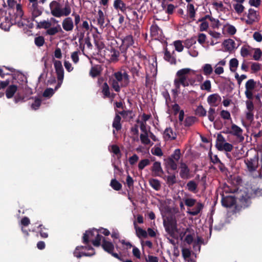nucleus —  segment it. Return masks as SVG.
Listing matches in <instances>:
<instances>
[{"label":"nucleus","instance_id":"1","mask_svg":"<svg viewBox=\"0 0 262 262\" xmlns=\"http://www.w3.org/2000/svg\"><path fill=\"white\" fill-rule=\"evenodd\" d=\"M62 4L56 1H52L49 5L51 14L56 17L68 16L71 13V8L68 1L62 8Z\"/></svg>","mask_w":262,"mask_h":262},{"label":"nucleus","instance_id":"2","mask_svg":"<svg viewBox=\"0 0 262 262\" xmlns=\"http://www.w3.org/2000/svg\"><path fill=\"white\" fill-rule=\"evenodd\" d=\"M244 16L247 17L246 23L249 25L258 22L260 19L259 11L253 8L249 9L247 12H245Z\"/></svg>","mask_w":262,"mask_h":262},{"label":"nucleus","instance_id":"3","mask_svg":"<svg viewBox=\"0 0 262 262\" xmlns=\"http://www.w3.org/2000/svg\"><path fill=\"white\" fill-rule=\"evenodd\" d=\"M164 226L166 231L172 237H174L175 233L178 231L176 221L174 219H168L167 222L164 221Z\"/></svg>","mask_w":262,"mask_h":262},{"label":"nucleus","instance_id":"4","mask_svg":"<svg viewBox=\"0 0 262 262\" xmlns=\"http://www.w3.org/2000/svg\"><path fill=\"white\" fill-rule=\"evenodd\" d=\"M251 203V199L247 194L241 196L238 199V203L235 205L234 212L249 207Z\"/></svg>","mask_w":262,"mask_h":262},{"label":"nucleus","instance_id":"5","mask_svg":"<svg viewBox=\"0 0 262 262\" xmlns=\"http://www.w3.org/2000/svg\"><path fill=\"white\" fill-rule=\"evenodd\" d=\"M221 203L223 206L226 208H231L236 205V200L234 196L229 195L225 196L224 194L222 195Z\"/></svg>","mask_w":262,"mask_h":262},{"label":"nucleus","instance_id":"6","mask_svg":"<svg viewBox=\"0 0 262 262\" xmlns=\"http://www.w3.org/2000/svg\"><path fill=\"white\" fill-rule=\"evenodd\" d=\"M98 231L95 228L86 231L82 237V243L85 245L89 244L90 242L92 243Z\"/></svg>","mask_w":262,"mask_h":262},{"label":"nucleus","instance_id":"7","mask_svg":"<svg viewBox=\"0 0 262 262\" xmlns=\"http://www.w3.org/2000/svg\"><path fill=\"white\" fill-rule=\"evenodd\" d=\"M192 70L189 68H184L182 69L177 71L176 73V78L180 83L182 82L185 81L187 80L188 74L191 72Z\"/></svg>","mask_w":262,"mask_h":262},{"label":"nucleus","instance_id":"8","mask_svg":"<svg viewBox=\"0 0 262 262\" xmlns=\"http://www.w3.org/2000/svg\"><path fill=\"white\" fill-rule=\"evenodd\" d=\"M29 9L31 13V20L34 21H35V18L41 15L42 13V8L38 4H30Z\"/></svg>","mask_w":262,"mask_h":262},{"label":"nucleus","instance_id":"9","mask_svg":"<svg viewBox=\"0 0 262 262\" xmlns=\"http://www.w3.org/2000/svg\"><path fill=\"white\" fill-rule=\"evenodd\" d=\"M113 6L116 10H120L122 13L126 15L127 18L130 19L129 17L127 14V10L129 7L126 6V4L122 0H114Z\"/></svg>","mask_w":262,"mask_h":262},{"label":"nucleus","instance_id":"10","mask_svg":"<svg viewBox=\"0 0 262 262\" xmlns=\"http://www.w3.org/2000/svg\"><path fill=\"white\" fill-rule=\"evenodd\" d=\"M246 104L247 109L248 110L246 113V118L247 120L251 122L254 120V104L253 102L251 100H247L246 101Z\"/></svg>","mask_w":262,"mask_h":262},{"label":"nucleus","instance_id":"11","mask_svg":"<svg viewBox=\"0 0 262 262\" xmlns=\"http://www.w3.org/2000/svg\"><path fill=\"white\" fill-rule=\"evenodd\" d=\"M248 170L250 172H253L256 170L258 167V158H250L245 160Z\"/></svg>","mask_w":262,"mask_h":262},{"label":"nucleus","instance_id":"12","mask_svg":"<svg viewBox=\"0 0 262 262\" xmlns=\"http://www.w3.org/2000/svg\"><path fill=\"white\" fill-rule=\"evenodd\" d=\"M229 133L233 136H236L239 139L240 142L244 141V137L242 135L243 130L236 124H233L231 125V130L229 131Z\"/></svg>","mask_w":262,"mask_h":262},{"label":"nucleus","instance_id":"13","mask_svg":"<svg viewBox=\"0 0 262 262\" xmlns=\"http://www.w3.org/2000/svg\"><path fill=\"white\" fill-rule=\"evenodd\" d=\"M175 52L173 51L172 53H171L167 48L164 49V59L170 63L171 64H176L177 63L176 58L174 56Z\"/></svg>","mask_w":262,"mask_h":262},{"label":"nucleus","instance_id":"14","mask_svg":"<svg viewBox=\"0 0 262 262\" xmlns=\"http://www.w3.org/2000/svg\"><path fill=\"white\" fill-rule=\"evenodd\" d=\"M222 98L218 94H213L207 98V102L211 106H217L221 102Z\"/></svg>","mask_w":262,"mask_h":262},{"label":"nucleus","instance_id":"15","mask_svg":"<svg viewBox=\"0 0 262 262\" xmlns=\"http://www.w3.org/2000/svg\"><path fill=\"white\" fill-rule=\"evenodd\" d=\"M54 65L57 76V79H62L64 78V70L61 62L59 60H55Z\"/></svg>","mask_w":262,"mask_h":262},{"label":"nucleus","instance_id":"16","mask_svg":"<svg viewBox=\"0 0 262 262\" xmlns=\"http://www.w3.org/2000/svg\"><path fill=\"white\" fill-rule=\"evenodd\" d=\"M150 34L152 37L159 38L162 36V30L159 28L155 21L153 22L150 28Z\"/></svg>","mask_w":262,"mask_h":262},{"label":"nucleus","instance_id":"17","mask_svg":"<svg viewBox=\"0 0 262 262\" xmlns=\"http://www.w3.org/2000/svg\"><path fill=\"white\" fill-rule=\"evenodd\" d=\"M190 169L185 163H181L180 176L183 179H187L189 178Z\"/></svg>","mask_w":262,"mask_h":262},{"label":"nucleus","instance_id":"18","mask_svg":"<svg viewBox=\"0 0 262 262\" xmlns=\"http://www.w3.org/2000/svg\"><path fill=\"white\" fill-rule=\"evenodd\" d=\"M62 26L66 31H71L73 30L74 25L71 17H67L65 18L62 22Z\"/></svg>","mask_w":262,"mask_h":262},{"label":"nucleus","instance_id":"19","mask_svg":"<svg viewBox=\"0 0 262 262\" xmlns=\"http://www.w3.org/2000/svg\"><path fill=\"white\" fill-rule=\"evenodd\" d=\"M101 247L105 251L109 254L112 253L114 249V244L111 242L107 241L105 238H103L102 239Z\"/></svg>","mask_w":262,"mask_h":262},{"label":"nucleus","instance_id":"20","mask_svg":"<svg viewBox=\"0 0 262 262\" xmlns=\"http://www.w3.org/2000/svg\"><path fill=\"white\" fill-rule=\"evenodd\" d=\"M17 90L18 87L16 85L11 84L8 85L5 92L6 97L8 99L12 98L14 96Z\"/></svg>","mask_w":262,"mask_h":262},{"label":"nucleus","instance_id":"21","mask_svg":"<svg viewBox=\"0 0 262 262\" xmlns=\"http://www.w3.org/2000/svg\"><path fill=\"white\" fill-rule=\"evenodd\" d=\"M105 16L103 11L101 10H99L97 19L98 25L101 29L104 28L107 26V24L105 23Z\"/></svg>","mask_w":262,"mask_h":262},{"label":"nucleus","instance_id":"22","mask_svg":"<svg viewBox=\"0 0 262 262\" xmlns=\"http://www.w3.org/2000/svg\"><path fill=\"white\" fill-rule=\"evenodd\" d=\"M151 170L152 172L154 173L155 176H161L164 173L160 162H155L154 163Z\"/></svg>","mask_w":262,"mask_h":262},{"label":"nucleus","instance_id":"23","mask_svg":"<svg viewBox=\"0 0 262 262\" xmlns=\"http://www.w3.org/2000/svg\"><path fill=\"white\" fill-rule=\"evenodd\" d=\"M77 250L86 249L91 251L90 252H82V255L84 256H92L95 254V249L89 244L86 246H80L76 247Z\"/></svg>","mask_w":262,"mask_h":262},{"label":"nucleus","instance_id":"24","mask_svg":"<svg viewBox=\"0 0 262 262\" xmlns=\"http://www.w3.org/2000/svg\"><path fill=\"white\" fill-rule=\"evenodd\" d=\"M203 208L204 205L202 203L198 202L195 204V207L191 210H188L187 213L191 215L195 216L200 213Z\"/></svg>","mask_w":262,"mask_h":262},{"label":"nucleus","instance_id":"25","mask_svg":"<svg viewBox=\"0 0 262 262\" xmlns=\"http://www.w3.org/2000/svg\"><path fill=\"white\" fill-rule=\"evenodd\" d=\"M134 228L136 230V235L139 238H146L147 237V233L145 230L142 229L141 228L138 226L137 225L136 222H134Z\"/></svg>","mask_w":262,"mask_h":262},{"label":"nucleus","instance_id":"26","mask_svg":"<svg viewBox=\"0 0 262 262\" xmlns=\"http://www.w3.org/2000/svg\"><path fill=\"white\" fill-rule=\"evenodd\" d=\"M102 69L100 65H95L92 67L89 72V75L93 78H95L100 75Z\"/></svg>","mask_w":262,"mask_h":262},{"label":"nucleus","instance_id":"27","mask_svg":"<svg viewBox=\"0 0 262 262\" xmlns=\"http://www.w3.org/2000/svg\"><path fill=\"white\" fill-rule=\"evenodd\" d=\"M164 137L166 140H175L177 138V135L173 132L171 127L166 128L164 132Z\"/></svg>","mask_w":262,"mask_h":262},{"label":"nucleus","instance_id":"28","mask_svg":"<svg viewBox=\"0 0 262 262\" xmlns=\"http://www.w3.org/2000/svg\"><path fill=\"white\" fill-rule=\"evenodd\" d=\"M102 93L103 95V98H114L115 94L113 93L111 95L110 91V88L108 84L106 82H104L102 85Z\"/></svg>","mask_w":262,"mask_h":262},{"label":"nucleus","instance_id":"29","mask_svg":"<svg viewBox=\"0 0 262 262\" xmlns=\"http://www.w3.org/2000/svg\"><path fill=\"white\" fill-rule=\"evenodd\" d=\"M13 24L9 16H5V21L0 24V28L5 31H9L10 27Z\"/></svg>","mask_w":262,"mask_h":262},{"label":"nucleus","instance_id":"30","mask_svg":"<svg viewBox=\"0 0 262 262\" xmlns=\"http://www.w3.org/2000/svg\"><path fill=\"white\" fill-rule=\"evenodd\" d=\"M121 118L118 114H116V115L114 117L112 126L117 131L120 130L122 128V125L121 123Z\"/></svg>","mask_w":262,"mask_h":262},{"label":"nucleus","instance_id":"31","mask_svg":"<svg viewBox=\"0 0 262 262\" xmlns=\"http://www.w3.org/2000/svg\"><path fill=\"white\" fill-rule=\"evenodd\" d=\"M134 43V40L132 35H128L122 39V44L129 48Z\"/></svg>","mask_w":262,"mask_h":262},{"label":"nucleus","instance_id":"32","mask_svg":"<svg viewBox=\"0 0 262 262\" xmlns=\"http://www.w3.org/2000/svg\"><path fill=\"white\" fill-rule=\"evenodd\" d=\"M165 164L167 168H170L173 170L177 169V164L176 161L172 159V158H166L164 160Z\"/></svg>","mask_w":262,"mask_h":262},{"label":"nucleus","instance_id":"33","mask_svg":"<svg viewBox=\"0 0 262 262\" xmlns=\"http://www.w3.org/2000/svg\"><path fill=\"white\" fill-rule=\"evenodd\" d=\"M62 32V30L59 25H57L56 27L49 28L46 31V33L49 35H54L58 32Z\"/></svg>","mask_w":262,"mask_h":262},{"label":"nucleus","instance_id":"34","mask_svg":"<svg viewBox=\"0 0 262 262\" xmlns=\"http://www.w3.org/2000/svg\"><path fill=\"white\" fill-rule=\"evenodd\" d=\"M187 12L189 15V17L192 19V20H194V17L195 16V10L194 7L192 4H188L187 6Z\"/></svg>","mask_w":262,"mask_h":262},{"label":"nucleus","instance_id":"35","mask_svg":"<svg viewBox=\"0 0 262 262\" xmlns=\"http://www.w3.org/2000/svg\"><path fill=\"white\" fill-rule=\"evenodd\" d=\"M110 52L111 53V61L114 62H117L119 60L118 57L120 55V52L115 48L111 47Z\"/></svg>","mask_w":262,"mask_h":262},{"label":"nucleus","instance_id":"36","mask_svg":"<svg viewBox=\"0 0 262 262\" xmlns=\"http://www.w3.org/2000/svg\"><path fill=\"white\" fill-rule=\"evenodd\" d=\"M150 186L155 190L158 191L160 189L161 185L160 181L156 179H150L149 180Z\"/></svg>","mask_w":262,"mask_h":262},{"label":"nucleus","instance_id":"37","mask_svg":"<svg viewBox=\"0 0 262 262\" xmlns=\"http://www.w3.org/2000/svg\"><path fill=\"white\" fill-rule=\"evenodd\" d=\"M234 41L231 39H226L223 42L224 46L228 51H231L234 48Z\"/></svg>","mask_w":262,"mask_h":262},{"label":"nucleus","instance_id":"38","mask_svg":"<svg viewBox=\"0 0 262 262\" xmlns=\"http://www.w3.org/2000/svg\"><path fill=\"white\" fill-rule=\"evenodd\" d=\"M197 187L198 184L193 180L190 181L187 183V188L190 192L196 193L197 192Z\"/></svg>","mask_w":262,"mask_h":262},{"label":"nucleus","instance_id":"39","mask_svg":"<svg viewBox=\"0 0 262 262\" xmlns=\"http://www.w3.org/2000/svg\"><path fill=\"white\" fill-rule=\"evenodd\" d=\"M35 21L37 24L36 28L38 29L43 28L48 30L52 25L51 22L47 20H43L40 22H37L35 20Z\"/></svg>","mask_w":262,"mask_h":262},{"label":"nucleus","instance_id":"40","mask_svg":"<svg viewBox=\"0 0 262 262\" xmlns=\"http://www.w3.org/2000/svg\"><path fill=\"white\" fill-rule=\"evenodd\" d=\"M129 48L126 47L125 46H124L123 45L121 44V45L119 47V50L120 54H121L123 57L124 58L123 61H126L128 56L127 55V51Z\"/></svg>","mask_w":262,"mask_h":262},{"label":"nucleus","instance_id":"41","mask_svg":"<svg viewBox=\"0 0 262 262\" xmlns=\"http://www.w3.org/2000/svg\"><path fill=\"white\" fill-rule=\"evenodd\" d=\"M238 66V61L236 58H232L229 61L230 70L232 72H235Z\"/></svg>","mask_w":262,"mask_h":262},{"label":"nucleus","instance_id":"42","mask_svg":"<svg viewBox=\"0 0 262 262\" xmlns=\"http://www.w3.org/2000/svg\"><path fill=\"white\" fill-rule=\"evenodd\" d=\"M104 237L99 233V231L96 233L94 240L92 241L93 245L95 247H99L101 245V241L103 239Z\"/></svg>","mask_w":262,"mask_h":262},{"label":"nucleus","instance_id":"43","mask_svg":"<svg viewBox=\"0 0 262 262\" xmlns=\"http://www.w3.org/2000/svg\"><path fill=\"white\" fill-rule=\"evenodd\" d=\"M110 186L115 190H120L122 188L121 184L115 179H112L111 181Z\"/></svg>","mask_w":262,"mask_h":262},{"label":"nucleus","instance_id":"44","mask_svg":"<svg viewBox=\"0 0 262 262\" xmlns=\"http://www.w3.org/2000/svg\"><path fill=\"white\" fill-rule=\"evenodd\" d=\"M196 121V117L193 116L187 117L184 121V125L186 127H189L192 125Z\"/></svg>","mask_w":262,"mask_h":262},{"label":"nucleus","instance_id":"45","mask_svg":"<svg viewBox=\"0 0 262 262\" xmlns=\"http://www.w3.org/2000/svg\"><path fill=\"white\" fill-rule=\"evenodd\" d=\"M251 52L250 50V46H243L242 47L241 50V56L243 57H246L248 55H251Z\"/></svg>","mask_w":262,"mask_h":262},{"label":"nucleus","instance_id":"46","mask_svg":"<svg viewBox=\"0 0 262 262\" xmlns=\"http://www.w3.org/2000/svg\"><path fill=\"white\" fill-rule=\"evenodd\" d=\"M203 73L205 75H210L213 72L211 65L208 63L205 64L203 67Z\"/></svg>","mask_w":262,"mask_h":262},{"label":"nucleus","instance_id":"47","mask_svg":"<svg viewBox=\"0 0 262 262\" xmlns=\"http://www.w3.org/2000/svg\"><path fill=\"white\" fill-rule=\"evenodd\" d=\"M242 4L243 3H236L233 5L235 12L238 14L242 13L244 11L245 7Z\"/></svg>","mask_w":262,"mask_h":262},{"label":"nucleus","instance_id":"48","mask_svg":"<svg viewBox=\"0 0 262 262\" xmlns=\"http://www.w3.org/2000/svg\"><path fill=\"white\" fill-rule=\"evenodd\" d=\"M184 202L185 205L189 207H193L198 203L196 199L192 198H186L184 199Z\"/></svg>","mask_w":262,"mask_h":262},{"label":"nucleus","instance_id":"49","mask_svg":"<svg viewBox=\"0 0 262 262\" xmlns=\"http://www.w3.org/2000/svg\"><path fill=\"white\" fill-rule=\"evenodd\" d=\"M181 157V150L180 149H176L174 150L173 153L168 158H172L173 160L178 162Z\"/></svg>","mask_w":262,"mask_h":262},{"label":"nucleus","instance_id":"50","mask_svg":"<svg viewBox=\"0 0 262 262\" xmlns=\"http://www.w3.org/2000/svg\"><path fill=\"white\" fill-rule=\"evenodd\" d=\"M255 82L252 79L248 80L245 84L246 89L248 90H253L255 87Z\"/></svg>","mask_w":262,"mask_h":262},{"label":"nucleus","instance_id":"51","mask_svg":"<svg viewBox=\"0 0 262 262\" xmlns=\"http://www.w3.org/2000/svg\"><path fill=\"white\" fill-rule=\"evenodd\" d=\"M34 42L36 46L40 47L45 43V38L42 36H39L35 38Z\"/></svg>","mask_w":262,"mask_h":262},{"label":"nucleus","instance_id":"52","mask_svg":"<svg viewBox=\"0 0 262 262\" xmlns=\"http://www.w3.org/2000/svg\"><path fill=\"white\" fill-rule=\"evenodd\" d=\"M196 114L201 117H204L206 115V111L202 105H199L196 109Z\"/></svg>","mask_w":262,"mask_h":262},{"label":"nucleus","instance_id":"53","mask_svg":"<svg viewBox=\"0 0 262 262\" xmlns=\"http://www.w3.org/2000/svg\"><path fill=\"white\" fill-rule=\"evenodd\" d=\"M162 95L165 100V103L167 107H169V103L172 102L170 95L167 91L163 92Z\"/></svg>","mask_w":262,"mask_h":262},{"label":"nucleus","instance_id":"54","mask_svg":"<svg viewBox=\"0 0 262 262\" xmlns=\"http://www.w3.org/2000/svg\"><path fill=\"white\" fill-rule=\"evenodd\" d=\"M150 164V161L147 159L142 160L138 164V168L139 170H142L144 167Z\"/></svg>","mask_w":262,"mask_h":262},{"label":"nucleus","instance_id":"55","mask_svg":"<svg viewBox=\"0 0 262 262\" xmlns=\"http://www.w3.org/2000/svg\"><path fill=\"white\" fill-rule=\"evenodd\" d=\"M16 14L15 17H19L20 18L24 15V12L22 10L21 5L20 4L16 5Z\"/></svg>","mask_w":262,"mask_h":262},{"label":"nucleus","instance_id":"56","mask_svg":"<svg viewBox=\"0 0 262 262\" xmlns=\"http://www.w3.org/2000/svg\"><path fill=\"white\" fill-rule=\"evenodd\" d=\"M215 110L214 108L210 107L209 111H208V119L211 122H213L215 119Z\"/></svg>","mask_w":262,"mask_h":262},{"label":"nucleus","instance_id":"57","mask_svg":"<svg viewBox=\"0 0 262 262\" xmlns=\"http://www.w3.org/2000/svg\"><path fill=\"white\" fill-rule=\"evenodd\" d=\"M173 45L175 47V49L178 52H181L183 51L184 49V46L182 45V41L181 40H176L174 41Z\"/></svg>","mask_w":262,"mask_h":262},{"label":"nucleus","instance_id":"58","mask_svg":"<svg viewBox=\"0 0 262 262\" xmlns=\"http://www.w3.org/2000/svg\"><path fill=\"white\" fill-rule=\"evenodd\" d=\"M176 177L175 174L168 176L167 177V183L169 186H172L173 184H176Z\"/></svg>","mask_w":262,"mask_h":262},{"label":"nucleus","instance_id":"59","mask_svg":"<svg viewBox=\"0 0 262 262\" xmlns=\"http://www.w3.org/2000/svg\"><path fill=\"white\" fill-rule=\"evenodd\" d=\"M196 43V38L195 37H191L190 39H187L185 41V46L186 48H189L193 45Z\"/></svg>","mask_w":262,"mask_h":262},{"label":"nucleus","instance_id":"60","mask_svg":"<svg viewBox=\"0 0 262 262\" xmlns=\"http://www.w3.org/2000/svg\"><path fill=\"white\" fill-rule=\"evenodd\" d=\"M111 150L112 152H113L115 155L117 156L118 158L121 157V151L118 146L116 145H113L111 147Z\"/></svg>","mask_w":262,"mask_h":262},{"label":"nucleus","instance_id":"61","mask_svg":"<svg viewBox=\"0 0 262 262\" xmlns=\"http://www.w3.org/2000/svg\"><path fill=\"white\" fill-rule=\"evenodd\" d=\"M140 140L142 143H143L144 144H146V145L149 144L150 143V141L148 137L147 134H141L140 135Z\"/></svg>","mask_w":262,"mask_h":262},{"label":"nucleus","instance_id":"62","mask_svg":"<svg viewBox=\"0 0 262 262\" xmlns=\"http://www.w3.org/2000/svg\"><path fill=\"white\" fill-rule=\"evenodd\" d=\"M201 88L202 90H205L207 91H210L211 90V82L210 80H206L203 84L201 85Z\"/></svg>","mask_w":262,"mask_h":262},{"label":"nucleus","instance_id":"63","mask_svg":"<svg viewBox=\"0 0 262 262\" xmlns=\"http://www.w3.org/2000/svg\"><path fill=\"white\" fill-rule=\"evenodd\" d=\"M41 100L39 98H36L34 103L32 104L31 107L32 109L36 110L39 108L41 105Z\"/></svg>","mask_w":262,"mask_h":262},{"label":"nucleus","instance_id":"64","mask_svg":"<svg viewBox=\"0 0 262 262\" xmlns=\"http://www.w3.org/2000/svg\"><path fill=\"white\" fill-rule=\"evenodd\" d=\"M254 51V53L253 56V58L255 60H259L262 55V52L259 48L255 49Z\"/></svg>","mask_w":262,"mask_h":262}]
</instances>
